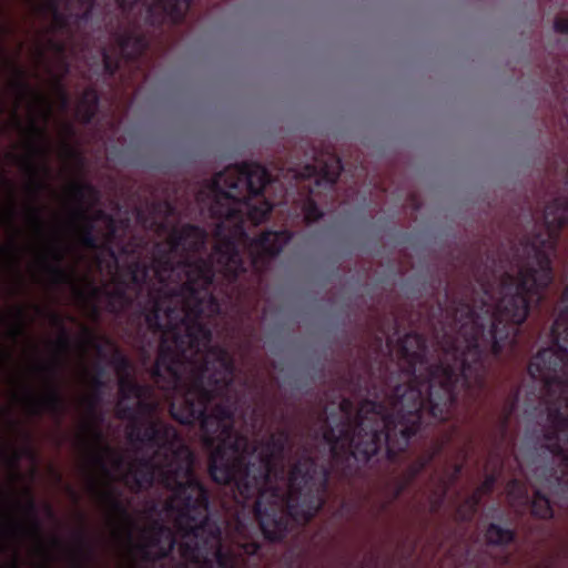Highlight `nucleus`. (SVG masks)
Segmentation results:
<instances>
[{"instance_id": "f257e3e1", "label": "nucleus", "mask_w": 568, "mask_h": 568, "mask_svg": "<svg viewBox=\"0 0 568 568\" xmlns=\"http://www.w3.org/2000/svg\"><path fill=\"white\" fill-rule=\"evenodd\" d=\"M120 398L116 414L129 419V440L140 443L138 452L152 454L150 462H129V456L103 445L97 418L83 419L75 434V445L83 458L88 487L104 511L112 540L118 547L122 568H149L151 561L164 557L173 547L170 529L152 526L136 530L115 494V485L123 481L131 490L149 487L158 479L173 495L166 501L170 510H178L175 519L186 524L180 552L183 562L176 568H237L235 555L224 552L220 536L202 526L189 524L193 513L206 510L207 496L192 474L193 456L172 427L150 420L156 406L149 388L138 387L130 378L131 366L125 361L116 364Z\"/></svg>"}, {"instance_id": "f03ea898", "label": "nucleus", "mask_w": 568, "mask_h": 568, "mask_svg": "<svg viewBox=\"0 0 568 568\" xmlns=\"http://www.w3.org/2000/svg\"><path fill=\"white\" fill-rule=\"evenodd\" d=\"M209 336H211L209 334ZM202 336L166 333L161 337L160 353L152 376L159 387L173 389L171 415L181 424L201 418L202 443L210 450V474L214 481L226 485L234 480L241 488L247 459L257 454L245 437L233 433V414L216 405L209 413L213 394L233 382V361L217 347L207 348Z\"/></svg>"}, {"instance_id": "7ed1b4c3", "label": "nucleus", "mask_w": 568, "mask_h": 568, "mask_svg": "<svg viewBox=\"0 0 568 568\" xmlns=\"http://www.w3.org/2000/svg\"><path fill=\"white\" fill-rule=\"evenodd\" d=\"M205 234L197 227L174 229L164 243L155 246L152 267L159 282L152 310L146 314L150 328L178 336H202L205 343L209 331L197 318L201 314L219 313V305L207 292L213 272L203 262L190 261L191 254L204 245Z\"/></svg>"}, {"instance_id": "20e7f679", "label": "nucleus", "mask_w": 568, "mask_h": 568, "mask_svg": "<svg viewBox=\"0 0 568 568\" xmlns=\"http://www.w3.org/2000/svg\"><path fill=\"white\" fill-rule=\"evenodd\" d=\"M288 447L290 437L284 430L263 439L257 454L248 457L239 488L243 494L251 486L258 487L255 515L264 536L272 541L284 536L288 518L304 524L323 505L324 481L314 460L298 459L286 476H280Z\"/></svg>"}, {"instance_id": "39448f33", "label": "nucleus", "mask_w": 568, "mask_h": 568, "mask_svg": "<svg viewBox=\"0 0 568 568\" xmlns=\"http://www.w3.org/2000/svg\"><path fill=\"white\" fill-rule=\"evenodd\" d=\"M532 252V254L527 253L525 260L516 265L513 273L500 276L498 284L491 290L494 304L485 311L481 308L468 315L454 338L456 345L445 341L437 358L432 363H438L447 349L462 364L456 376L463 373L464 377H467L464 359L466 353L476 355L473 349L486 344L490 345L495 355L500 353V343L508 338L511 326L519 325L527 318L529 297L546 287L552 280L548 256L536 248ZM456 381L457 377L454 382Z\"/></svg>"}, {"instance_id": "423d86ee", "label": "nucleus", "mask_w": 568, "mask_h": 568, "mask_svg": "<svg viewBox=\"0 0 568 568\" xmlns=\"http://www.w3.org/2000/svg\"><path fill=\"white\" fill-rule=\"evenodd\" d=\"M270 182L267 170L257 163L227 166L213 179L209 210L212 216L221 220L216 224V235L222 239L211 258L216 264V271L229 280L235 278L243 271L232 241H241L244 236L241 226L242 209L247 207V216L254 225L265 221L272 205L262 196Z\"/></svg>"}, {"instance_id": "0eeeda50", "label": "nucleus", "mask_w": 568, "mask_h": 568, "mask_svg": "<svg viewBox=\"0 0 568 568\" xmlns=\"http://www.w3.org/2000/svg\"><path fill=\"white\" fill-rule=\"evenodd\" d=\"M566 307L552 326L556 349L539 352L529 364L534 378L545 383V420L538 439L540 450L557 458L561 474L568 481V288Z\"/></svg>"}, {"instance_id": "6e6552de", "label": "nucleus", "mask_w": 568, "mask_h": 568, "mask_svg": "<svg viewBox=\"0 0 568 568\" xmlns=\"http://www.w3.org/2000/svg\"><path fill=\"white\" fill-rule=\"evenodd\" d=\"M462 364L447 349L438 363H432L426 373L403 372L386 394L384 416L397 425L399 435L407 439L416 432L423 412L437 418L453 402V383Z\"/></svg>"}, {"instance_id": "1a4fd4ad", "label": "nucleus", "mask_w": 568, "mask_h": 568, "mask_svg": "<svg viewBox=\"0 0 568 568\" xmlns=\"http://www.w3.org/2000/svg\"><path fill=\"white\" fill-rule=\"evenodd\" d=\"M382 432L388 454L395 455L406 448L408 439L399 435L393 420H387L382 405L363 400L353 420L345 423L335 417L325 420L323 438L333 454L349 450L356 459L368 460L379 449Z\"/></svg>"}, {"instance_id": "9d476101", "label": "nucleus", "mask_w": 568, "mask_h": 568, "mask_svg": "<svg viewBox=\"0 0 568 568\" xmlns=\"http://www.w3.org/2000/svg\"><path fill=\"white\" fill-rule=\"evenodd\" d=\"M11 400L29 415L57 409L59 397L51 383V366L27 365L9 376Z\"/></svg>"}, {"instance_id": "9b49d317", "label": "nucleus", "mask_w": 568, "mask_h": 568, "mask_svg": "<svg viewBox=\"0 0 568 568\" xmlns=\"http://www.w3.org/2000/svg\"><path fill=\"white\" fill-rule=\"evenodd\" d=\"M290 235L286 232H265L260 239L250 244L252 264L257 271H262L266 262L277 255L287 244Z\"/></svg>"}, {"instance_id": "f8f14e48", "label": "nucleus", "mask_w": 568, "mask_h": 568, "mask_svg": "<svg viewBox=\"0 0 568 568\" xmlns=\"http://www.w3.org/2000/svg\"><path fill=\"white\" fill-rule=\"evenodd\" d=\"M568 221V204L565 202L552 201L548 203L544 210V223L548 233V240L536 239L534 246L542 245L552 248V239L558 231Z\"/></svg>"}, {"instance_id": "ddd939ff", "label": "nucleus", "mask_w": 568, "mask_h": 568, "mask_svg": "<svg viewBox=\"0 0 568 568\" xmlns=\"http://www.w3.org/2000/svg\"><path fill=\"white\" fill-rule=\"evenodd\" d=\"M316 165H305L302 172H296V178L308 179L321 175L328 182H335L342 172L341 160L331 152H321L315 158Z\"/></svg>"}, {"instance_id": "4468645a", "label": "nucleus", "mask_w": 568, "mask_h": 568, "mask_svg": "<svg viewBox=\"0 0 568 568\" xmlns=\"http://www.w3.org/2000/svg\"><path fill=\"white\" fill-rule=\"evenodd\" d=\"M400 353L410 372L418 373V369L426 373L432 362L426 365V347L423 338L417 334H407L400 341Z\"/></svg>"}, {"instance_id": "2eb2a0df", "label": "nucleus", "mask_w": 568, "mask_h": 568, "mask_svg": "<svg viewBox=\"0 0 568 568\" xmlns=\"http://www.w3.org/2000/svg\"><path fill=\"white\" fill-rule=\"evenodd\" d=\"M187 0H151L149 18L152 22L178 21L186 9Z\"/></svg>"}, {"instance_id": "dca6fc26", "label": "nucleus", "mask_w": 568, "mask_h": 568, "mask_svg": "<svg viewBox=\"0 0 568 568\" xmlns=\"http://www.w3.org/2000/svg\"><path fill=\"white\" fill-rule=\"evenodd\" d=\"M98 110V95L93 90H85L75 109V116L82 123H88Z\"/></svg>"}, {"instance_id": "f3484780", "label": "nucleus", "mask_w": 568, "mask_h": 568, "mask_svg": "<svg viewBox=\"0 0 568 568\" xmlns=\"http://www.w3.org/2000/svg\"><path fill=\"white\" fill-rule=\"evenodd\" d=\"M486 541L490 545L504 546L508 545L514 539L511 530L504 529L498 525H490L486 530Z\"/></svg>"}, {"instance_id": "a211bd4d", "label": "nucleus", "mask_w": 568, "mask_h": 568, "mask_svg": "<svg viewBox=\"0 0 568 568\" xmlns=\"http://www.w3.org/2000/svg\"><path fill=\"white\" fill-rule=\"evenodd\" d=\"M531 513L534 516L541 518V519L551 518L552 517V508L550 506L549 499L537 493L532 499Z\"/></svg>"}, {"instance_id": "6ab92c4d", "label": "nucleus", "mask_w": 568, "mask_h": 568, "mask_svg": "<svg viewBox=\"0 0 568 568\" xmlns=\"http://www.w3.org/2000/svg\"><path fill=\"white\" fill-rule=\"evenodd\" d=\"M53 363L62 361L69 354V341L64 333L59 334L55 342L50 345Z\"/></svg>"}, {"instance_id": "aec40b11", "label": "nucleus", "mask_w": 568, "mask_h": 568, "mask_svg": "<svg viewBox=\"0 0 568 568\" xmlns=\"http://www.w3.org/2000/svg\"><path fill=\"white\" fill-rule=\"evenodd\" d=\"M10 314L14 316V323L8 331V334L11 338H16L22 333L23 328V308L21 306H14L9 310Z\"/></svg>"}, {"instance_id": "412c9836", "label": "nucleus", "mask_w": 568, "mask_h": 568, "mask_svg": "<svg viewBox=\"0 0 568 568\" xmlns=\"http://www.w3.org/2000/svg\"><path fill=\"white\" fill-rule=\"evenodd\" d=\"M26 4H28L34 11H52L53 2L52 0H22Z\"/></svg>"}, {"instance_id": "4be33fe9", "label": "nucleus", "mask_w": 568, "mask_h": 568, "mask_svg": "<svg viewBox=\"0 0 568 568\" xmlns=\"http://www.w3.org/2000/svg\"><path fill=\"white\" fill-rule=\"evenodd\" d=\"M98 354L99 353V349H98V346L95 343L93 342H88L83 345H81L78 349H77V354L81 361V363L83 362L84 357L88 355V354Z\"/></svg>"}, {"instance_id": "5701e85b", "label": "nucleus", "mask_w": 568, "mask_h": 568, "mask_svg": "<svg viewBox=\"0 0 568 568\" xmlns=\"http://www.w3.org/2000/svg\"><path fill=\"white\" fill-rule=\"evenodd\" d=\"M304 214L307 223L315 222L322 216L318 209L311 202L305 205Z\"/></svg>"}, {"instance_id": "b1692460", "label": "nucleus", "mask_w": 568, "mask_h": 568, "mask_svg": "<svg viewBox=\"0 0 568 568\" xmlns=\"http://www.w3.org/2000/svg\"><path fill=\"white\" fill-rule=\"evenodd\" d=\"M555 29L560 33H568V16L557 18Z\"/></svg>"}, {"instance_id": "393cba45", "label": "nucleus", "mask_w": 568, "mask_h": 568, "mask_svg": "<svg viewBox=\"0 0 568 568\" xmlns=\"http://www.w3.org/2000/svg\"><path fill=\"white\" fill-rule=\"evenodd\" d=\"M236 544L240 548H243V550L248 555H254L258 549V546L255 542L246 544L237 540Z\"/></svg>"}, {"instance_id": "a878e982", "label": "nucleus", "mask_w": 568, "mask_h": 568, "mask_svg": "<svg viewBox=\"0 0 568 568\" xmlns=\"http://www.w3.org/2000/svg\"><path fill=\"white\" fill-rule=\"evenodd\" d=\"M352 409V403L348 399H343L339 404V410L347 416Z\"/></svg>"}, {"instance_id": "bb28decb", "label": "nucleus", "mask_w": 568, "mask_h": 568, "mask_svg": "<svg viewBox=\"0 0 568 568\" xmlns=\"http://www.w3.org/2000/svg\"><path fill=\"white\" fill-rule=\"evenodd\" d=\"M493 486V479L490 480H486L483 486L477 490L476 495L477 494H481L484 491H488Z\"/></svg>"}, {"instance_id": "cd10ccee", "label": "nucleus", "mask_w": 568, "mask_h": 568, "mask_svg": "<svg viewBox=\"0 0 568 568\" xmlns=\"http://www.w3.org/2000/svg\"><path fill=\"white\" fill-rule=\"evenodd\" d=\"M516 488H519V484L517 481L510 483L508 486V494L511 495L513 490H515Z\"/></svg>"}, {"instance_id": "c85d7f7f", "label": "nucleus", "mask_w": 568, "mask_h": 568, "mask_svg": "<svg viewBox=\"0 0 568 568\" xmlns=\"http://www.w3.org/2000/svg\"><path fill=\"white\" fill-rule=\"evenodd\" d=\"M87 371H88V368H87V367H83V372L81 373V379H82L83 382H85V381H87V375H88V372H87Z\"/></svg>"}, {"instance_id": "c756f323", "label": "nucleus", "mask_w": 568, "mask_h": 568, "mask_svg": "<svg viewBox=\"0 0 568 568\" xmlns=\"http://www.w3.org/2000/svg\"><path fill=\"white\" fill-rule=\"evenodd\" d=\"M118 1L120 2V4H121L122 7H124V6H125V3H126V0H118Z\"/></svg>"}]
</instances>
